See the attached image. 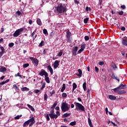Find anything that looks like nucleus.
<instances>
[{"mask_svg":"<svg viewBox=\"0 0 127 127\" xmlns=\"http://www.w3.org/2000/svg\"><path fill=\"white\" fill-rule=\"evenodd\" d=\"M56 106H57V101L55 102L53 105L51 107V109H54Z\"/></svg>","mask_w":127,"mask_h":127,"instance_id":"34","label":"nucleus"},{"mask_svg":"<svg viewBox=\"0 0 127 127\" xmlns=\"http://www.w3.org/2000/svg\"><path fill=\"white\" fill-rule=\"evenodd\" d=\"M83 88L84 91H86V88H87V83L86 82H84L83 84Z\"/></svg>","mask_w":127,"mask_h":127,"instance_id":"25","label":"nucleus"},{"mask_svg":"<svg viewBox=\"0 0 127 127\" xmlns=\"http://www.w3.org/2000/svg\"><path fill=\"white\" fill-rule=\"evenodd\" d=\"M98 64L100 65V66H103V65H104V62H99Z\"/></svg>","mask_w":127,"mask_h":127,"instance_id":"52","label":"nucleus"},{"mask_svg":"<svg viewBox=\"0 0 127 127\" xmlns=\"http://www.w3.org/2000/svg\"><path fill=\"white\" fill-rule=\"evenodd\" d=\"M21 91H22V92H28V91L29 90V88L26 87H24L22 88H21Z\"/></svg>","mask_w":127,"mask_h":127,"instance_id":"18","label":"nucleus"},{"mask_svg":"<svg viewBox=\"0 0 127 127\" xmlns=\"http://www.w3.org/2000/svg\"><path fill=\"white\" fill-rule=\"evenodd\" d=\"M46 118L47 121H50V118H49V114H47Z\"/></svg>","mask_w":127,"mask_h":127,"instance_id":"46","label":"nucleus"},{"mask_svg":"<svg viewBox=\"0 0 127 127\" xmlns=\"http://www.w3.org/2000/svg\"><path fill=\"white\" fill-rule=\"evenodd\" d=\"M39 75L42 76V77H43V76L46 77L47 76H48V73H47L45 70L42 69H41V72L39 73Z\"/></svg>","mask_w":127,"mask_h":127,"instance_id":"7","label":"nucleus"},{"mask_svg":"<svg viewBox=\"0 0 127 127\" xmlns=\"http://www.w3.org/2000/svg\"><path fill=\"white\" fill-rule=\"evenodd\" d=\"M48 98V96H47V94H44V101H47Z\"/></svg>","mask_w":127,"mask_h":127,"instance_id":"44","label":"nucleus"},{"mask_svg":"<svg viewBox=\"0 0 127 127\" xmlns=\"http://www.w3.org/2000/svg\"><path fill=\"white\" fill-rule=\"evenodd\" d=\"M61 109L63 113H66L70 110V105L66 102H63L61 106Z\"/></svg>","mask_w":127,"mask_h":127,"instance_id":"2","label":"nucleus"},{"mask_svg":"<svg viewBox=\"0 0 127 127\" xmlns=\"http://www.w3.org/2000/svg\"><path fill=\"white\" fill-rule=\"evenodd\" d=\"M113 91H114V92H115L116 93H118V94L119 93V91L120 90V88L118 87H117V88H114L112 89Z\"/></svg>","mask_w":127,"mask_h":127,"instance_id":"28","label":"nucleus"},{"mask_svg":"<svg viewBox=\"0 0 127 127\" xmlns=\"http://www.w3.org/2000/svg\"><path fill=\"white\" fill-rule=\"evenodd\" d=\"M109 99L111 100V101H115V100H117V97L112 95H110L109 96Z\"/></svg>","mask_w":127,"mask_h":127,"instance_id":"13","label":"nucleus"},{"mask_svg":"<svg viewBox=\"0 0 127 127\" xmlns=\"http://www.w3.org/2000/svg\"><path fill=\"white\" fill-rule=\"evenodd\" d=\"M118 13H119V15H123V14H124V11H121L120 12H119Z\"/></svg>","mask_w":127,"mask_h":127,"instance_id":"55","label":"nucleus"},{"mask_svg":"<svg viewBox=\"0 0 127 127\" xmlns=\"http://www.w3.org/2000/svg\"><path fill=\"white\" fill-rule=\"evenodd\" d=\"M83 21H84V23H85V24L88 23V21H89V18L86 17V18H85L83 20Z\"/></svg>","mask_w":127,"mask_h":127,"instance_id":"35","label":"nucleus"},{"mask_svg":"<svg viewBox=\"0 0 127 127\" xmlns=\"http://www.w3.org/2000/svg\"><path fill=\"white\" fill-rule=\"evenodd\" d=\"M84 39L86 41H88V40H89V39H90V38L89 37V36H85L84 37Z\"/></svg>","mask_w":127,"mask_h":127,"instance_id":"45","label":"nucleus"},{"mask_svg":"<svg viewBox=\"0 0 127 127\" xmlns=\"http://www.w3.org/2000/svg\"><path fill=\"white\" fill-rule=\"evenodd\" d=\"M118 88L119 90H125L126 88H127V85H124L123 83H121Z\"/></svg>","mask_w":127,"mask_h":127,"instance_id":"10","label":"nucleus"},{"mask_svg":"<svg viewBox=\"0 0 127 127\" xmlns=\"http://www.w3.org/2000/svg\"><path fill=\"white\" fill-rule=\"evenodd\" d=\"M65 89H66V84H63L62 88L61 90V92H62V93H63V92H64V91H65Z\"/></svg>","mask_w":127,"mask_h":127,"instance_id":"19","label":"nucleus"},{"mask_svg":"<svg viewBox=\"0 0 127 127\" xmlns=\"http://www.w3.org/2000/svg\"><path fill=\"white\" fill-rule=\"evenodd\" d=\"M62 97L63 98H66V97H67V94L65 93H62Z\"/></svg>","mask_w":127,"mask_h":127,"instance_id":"38","label":"nucleus"},{"mask_svg":"<svg viewBox=\"0 0 127 127\" xmlns=\"http://www.w3.org/2000/svg\"><path fill=\"white\" fill-rule=\"evenodd\" d=\"M56 115H57V116H58H58H60V112L59 111H57L56 112Z\"/></svg>","mask_w":127,"mask_h":127,"instance_id":"61","label":"nucleus"},{"mask_svg":"<svg viewBox=\"0 0 127 127\" xmlns=\"http://www.w3.org/2000/svg\"><path fill=\"white\" fill-rule=\"evenodd\" d=\"M0 49L1 51V52H0V57H1V56H2V55H3V54H4V48H3V47H0Z\"/></svg>","mask_w":127,"mask_h":127,"instance_id":"12","label":"nucleus"},{"mask_svg":"<svg viewBox=\"0 0 127 127\" xmlns=\"http://www.w3.org/2000/svg\"><path fill=\"white\" fill-rule=\"evenodd\" d=\"M74 104V105H75L76 110H79V111H82V112H85V107H84V106L76 102H75Z\"/></svg>","mask_w":127,"mask_h":127,"instance_id":"3","label":"nucleus"},{"mask_svg":"<svg viewBox=\"0 0 127 127\" xmlns=\"http://www.w3.org/2000/svg\"><path fill=\"white\" fill-rule=\"evenodd\" d=\"M86 48V44H83L81 46L80 49L84 50Z\"/></svg>","mask_w":127,"mask_h":127,"instance_id":"33","label":"nucleus"},{"mask_svg":"<svg viewBox=\"0 0 127 127\" xmlns=\"http://www.w3.org/2000/svg\"><path fill=\"white\" fill-rule=\"evenodd\" d=\"M71 36V32L69 30L66 31V37H70Z\"/></svg>","mask_w":127,"mask_h":127,"instance_id":"31","label":"nucleus"},{"mask_svg":"<svg viewBox=\"0 0 127 127\" xmlns=\"http://www.w3.org/2000/svg\"><path fill=\"white\" fill-rule=\"evenodd\" d=\"M40 92V90L38 89H36L34 91V93H35L36 94H38Z\"/></svg>","mask_w":127,"mask_h":127,"instance_id":"49","label":"nucleus"},{"mask_svg":"<svg viewBox=\"0 0 127 127\" xmlns=\"http://www.w3.org/2000/svg\"><path fill=\"white\" fill-rule=\"evenodd\" d=\"M63 54V52L62 51H60L58 54V56L61 57V56H62V55Z\"/></svg>","mask_w":127,"mask_h":127,"instance_id":"48","label":"nucleus"},{"mask_svg":"<svg viewBox=\"0 0 127 127\" xmlns=\"http://www.w3.org/2000/svg\"><path fill=\"white\" fill-rule=\"evenodd\" d=\"M23 30H24V28H21L16 30L13 33V36L14 37H18V36H19V35L21 34V32H22Z\"/></svg>","mask_w":127,"mask_h":127,"instance_id":"4","label":"nucleus"},{"mask_svg":"<svg viewBox=\"0 0 127 127\" xmlns=\"http://www.w3.org/2000/svg\"><path fill=\"white\" fill-rule=\"evenodd\" d=\"M122 44H123V45H124V46H127V38L126 37H125V38H124L123 39Z\"/></svg>","mask_w":127,"mask_h":127,"instance_id":"11","label":"nucleus"},{"mask_svg":"<svg viewBox=\"0 0 127 127\" xmlns=\"http://www.w3.org/2000/svg\"><path fill=\"white\" fill-rule=\"evenodd\" d=\"M45 80L46 82H47L48 84H49V83H50V80H49V77H48V76H45Z\"/></svg>","mask_w":127,"mask_h":127,"instance_id":"26","label":"nucleus"},{"mask_svg":"<svg viewBox=\"0 0 127 127\" xmlns=\"http://www.w3.org/2000/svg\"><path fill=\"white\" fill-rule=\"evenodd\" d=\"M28 66H29V64H25L23 65V68H27Z\"/></svg>","mask_w":127,"mask_h":127,"instance_id":"39","label":"nucleus"},{"mask_svg":"<svg viewBox=\"0 0 127 127\" xmlns=\"http://www.w3.org/2000/svg\"><path fill=\"white\" fill-rule=\"evenodd\" d=\"M29 24H32V20H29L28 21Z\"/></svg>","mask_w":127,"mask_h":127,"instance_id":"63","label":"nucleus"},{"mask_svg":"<svg viewBox=\"0 0 127 127\" xmlns=\"http://www.w3.org/2000/svg\"><path fill=\"white\" fill-rule=\"evenodd\" d=\"M27 107L28 108H29V109H30L31 111H32V112H34V111H35V110L34 109V108H33V107L31 106V105H29V104H27Z\"/></svg>","mask_w":127,"mask_h":127,"instance_id":"22","label":"nucleus"},{"mask_svg":"<svg viewBox=\"0 0 127 127\" xmlns=\"http://www.w3.org/2000/svg\"><path fill=\"white\" fill-rule=\"evenodd\" d=\"M47 68L48 69V70H49L51 74L52 75V74H53V69H52V67H51V65H48L47 66Z\"/></svg>","mask_w":127,"mask_h":127,"instance_id":"17","label":"nucleus"},{"mask_svg":"<svg viewBox=\"0 0 127 127\" xmlns=\"http://www.w3.org/2000/svg\"><path fill=\"white\" fill-rule=\"evenodd\" d=\"M49 116L51 119H57V118H58V116L55 114V113L54 112V109H52L51 111L50 114H49Z\"/></svg>","mask_w":127,"mask_h":127,"instance_id":"5","label":"nucleus"},{"mask_svg":"<svg viewBox=\"0 0 127 127\" xmlns=\"http://www.w3.org/2000/svg\"><path fill=\"white\" fill-rule=\"evenodd\" d=\"M77 51H78V47L75 46L72 48V56H76L77 55Z\"/></svg>","mask_w":127,"mask_h":127,"instance_id":"8","label":"nucleus"},{"mask_svg":"<svg viewBox=\"0 0 127 127\" xmlns=\"http://www.w3.org/2000/svg\"><path fill=\"white\" fill-rule=\"evenodd\" d=\"M37 23L38 24V25H42V22H41V20L40 19H38L37 20Z\"/></svg>","mask_w":127,"mask_h":127,"instance_id":"27","label":"nucleus"},{"mask_svg":"<svg viewBox=\"0 0 127 127\" xmlns=\"http://www.w3.org/2000/svg\"><path fill=\"white\" fill-rule=\"evenodd\" d=\"M118 94L119 95H122V94H126V91H125V90H119V91H118Z\"/></svg>","mask_w":127,"mask_h":127,"instance_id":"29","label":"nucleus"},{"mask_svg":"<svg viewBox=\"0 0 127 127\" xmlns=\"http://www.w3.org/2000/svg\"><path fill=\"white\" fill-rule=\"evenodd\" d=\"M22 116V115H18L15 117V120H19L20 118H21Z\"/></svg>","mask_w":127,"mask_h":127,"instance_id":"41","label":"nucleus"},{"mask_svg":"<svg viewBox=\"0 0 127 127\" xmlns=\"http://www.w3.org/2000/svg\"><path fill=\"white\" fill-rule=\"evenodd\" d=\"M13 87V88H15V91L17 93H19V91H20V90L19 89V88L16 86V84H14Z\"/></svg>","mask_w":127,"mask_h":127,"instance_id":"14","label":"nucleus"},{"mask_svg":"<svg viewBox=\"0 0 127 127\" xmlns=\"http://www.w3.org/2000/svg\"><path fill=\"white\" fill-rule=\"evenodd\" d=\"M121 30H122V31H125V30H126V28L125 27H122L121 28Z\"/></svg>","mask_w":127,"mask_h":127,"instance_id":"62","label":"nucleus"},{"mask_svg":"<svg viewBox=\"0 0 127 127\" xmlns=\"http://www.w3.org/2000/svg\"><path fill=\"white\" fill-rule=\"evenodd\" d=\"M66 40L67 42H69V43H70L71 42V38L70 37H66Z\"/></svg>","mask_w":127,"mask_h":127,"instance_id":"42","label":"nucleus"},{"mask_svg":"<svg viewBox=\"0 0 127 127\" xmlns=\"http://www.w3.org/2000/svg\"><path fill=\"white\" fill-rule=\"evenodd\" d=\"M78 72L79 73L76 74L77 76H78V77H82V70H81V69H78Z\"/></svg>","mask_w":127,"mask_h":127,"instance_id":"16","label":"nucleus"},{"mask_svg":"<svg viewBox=\"0 0 127 127\" xmlns=\"http://www.w3.org/2000/svg\"><path fill=\"white\" fill-rule=\"evenodd\" d=\"M5 71H6V68H5V67L1 66L0 68V72H1V73H3V72H5Z\"/></svg>","mask_w":127,"mask_h":127,"instance_id":"15","label":"nucleus"},{"mask_svg":"<svg viewBox=\"0 0 127 127\" xmlns=\"http://www.w3.org/2000/svg\"><path fill=\"white\" fill-rule=\"evenodd\" d=\"M28 125H29V123L28 121H27L23 124V127H26V126H28Z\"/></svg>","mask_w":127,"mask_h":127,"instance_id":"36","label":"nucleus"},{"mask_svg":"<svg viewBox=\"0 0 127 127\" xmlns=\"http://www.w3.org/2000/svg\"><path fill=\"white\" fill-rule=\"evenodd\" d=\"M95 72H96V73H99V68H98V67L97 66H95Z\"/></svg>","mask_w":127,"mask_h":127,"instance_id":"51","label":"nucleus"},{"mask_svg":"<svg viewBox=\"0 0 127 127\" xmlns=\"http://www.w3.org/2000/svg\"><path fill=\"white\" fill-rule=\"evenodd\" d=\"M44 46V41H41V43L39 45V46L41 47V46Z\"/></svg>","mask_w":127,"mask_h":127,"instance_id":"37","label":"nucleus"},{"mask_svg":"<svg viewBox=\"0 0 127 127\" xmlns=\"http://www.w3.org/2000/svg\"><path fill=\"white\" fill-rule=\"evenodd\" d=\"M29 59L32 61L33 64H35L36 66H38V60L37 59L34 58V57H30Z\"/></svg>","mask_w":127,"mask_h":127,"instance_id":"6","label":"nucleus"},{"mask_svg":"<svg viewBox=\"0 0 127 127\" xmlns=\"http://www.w3.org/2000/svg\"><path fill=\"white\" fill-rule=\"evenodd\" d=\"M77 88V84L75 83L72 84V92Z\"/></svg>","mask_w":127,"mask_h":127,"instance_id":"23","label":"nucleus"},{"mask_svg":"<svg viewBox=\"0 0 127 127\" xmlns=\"http://www.w3.org/2000/svg\"><path fill=\"white\" fill-rule=\"evenodd\" d=\"M69 126H71V127L76 126V121H73L69 123Z\"/></svg>","mask_w":127,"mask_h":127,"instance_id":"32","label":"nucleus"},{"mask_svg":"<svg viewBox=\"0 0 127 127\" xmlns=\"http://www.w3.org/2000/svg\"><path fill=\"white\" fill-rule=\"evenodd\" d=\"M111 67H112V68H113L114 70H116V69H117L118 68V67H117V65H116V64H115L114 63L112 64Z\"/></svg>","mask_w":127,"mask_h":127,"instance_id":"30","label":"nucleus"},{"mask_svg":"<svg viewBox=\"0 0 127 127\" xmlns=\"http://www.w3.org/2000/svg\"><path fill=\"white\" fill-rule=\"evenodd\" d=\"M84 50H82V49H80L78 51V54H80V53H82Z\"/></svg>","mask_w":127,"mask_h":127,"instance_id":"53","label":"nucleus"},{"mask_svg":"<svg viewBox=\"0 0 127 127\" xmlns=\"http://www.w3.org/2000/svg\"><path fill=\"white\" fill-rule=\"evenodd\" d=\"M60 63V61H56L54 64V69H57L58 68L59 66V63Z\"/></svg>","mask_w":127,"mask_h":127,"instance_id":"9","label":"nucleus"},{"mask_svg":"<svg viewBox=\"0 0 127 127\" xmlns=\"http://www.w3.org/2000/svg\"><path fill=\"white\" fill-rule=\"evenodd\" d=\"M54 35V33L53 32L51 33L50 34V36H51V37H53Z\"/></svg>","mask_w":127,"mask_h":127,"instance_id":"59","label":"nucleus"},{"mask_svg":"<svg viewBox=\"0 0 127 127\" xmlns=\"http://www.w3.org/2000/svg\"><path fill=\"white\" fill-rule=\"evenodd\" d=\"M57 11H58L59 13H64V12L67 11V8H66V6H63V4L60 3L57 7Z\"/></svg>","mask_w":127,"mask_h":127,"instance_id":"1","label":"nucleus"},{"mask_svg":"<svg viewBox=\"0 0 127 127\" xmlns=\"http://www.w3.org/2000/svg\"><path fill=\"white\" fill-rule=\"evenodd\" d=\"M112 77L113 79H117V77L115 76V74H112Z\"/></svg>","mask_w":127,"mask_h":127,"instance_id":"64","label":"nucleus"},{"mask_svg":"<svg viewBox=\"0 0 127 127\" xmlns=\"http://www.w3.org/2000/svg\"><path fill=\"white\" fill-rule=\"evenodd\" d=\"M79 2H80V1L78 0H74V3H75V4H78Z\"/></svg>","mask_w":127,"mask_h":127,"instance_id":"56","label":"nucleus"},{"mask_svg":"<svg viewBox=\"0 0 127 127\" xmlns=\"http://www.w3.org/2000/svg\"><path fill=\"white\" fill-rule=\"evenodd\" d=\"M71 115V113H64L63 114V117H64V118H67V117H69V116Z\"/></svg>","mask_w":127,"mask_h":127,"instance_id":"24","label":"nucleus"},{"mask_svg":"<svg viewBox=\"0 0 127 127\" xmlns=\"http://www.w3.org/2000/svg\"><path fill=\"white\" fill-rule=\"evenodd\" d=\"M122 55H123V56H125V54H126V51H123L122 52Z\"/></svg>","mask_w":127,"mask_h":127,"instance_id":"60","label":"nucleus"},{"mask_svg":"<svg viewBox=\"0 0 127 127\" xmlns=\"http://www.w3.org/2000/svg\"><path fill=\"white\" fill-rule=\"evenodd\" d=\"M54 94H55V90H53L52 92H50L51 97H52Z\"/></svg>","mask_w":127,"mask_h":127,"instance_id":"50","label":"nucleus"},{"mask_svg":"<svg viewBox=\"0 0 127 127\" xmlns=\"http://www.w3.org/2000/svg\"><path fill=\"white\" fill-rule=\"evenodd\" d=\"M13 45H14L13 43H10L8 44L9 47H13Z\"/></svg>","mask_w":127,"mask_h":127,"instance_id":"47","label":"nucleus"},{"mask_svg":"<svg viewBox=\"0 0 127 127\" xmlns=\"http://www.w3.org/2000/svg\"><path fill=\"white\" fill-rule=\"evenodd\" d=\"M88 122L89 127H94V126H93V125L92 124V121H91V119L90 118H88Z\"/></svg>","mask_w":127,"mask_h":127,"instance_id":"20","label":"nucleus"},{"mask_svg":"<svg viewBox=\"0 0 127 127\" xmlns=\"http://www.w3.org/2000/svg\"><path fill=\"white\" fill-rule=\"evenodd\" d=\"M43 33L44 34H48V32H47V30L46 29H43Z\"/></svg>","mask_w":127,"mask_h":127,"instance_id":"43","label":"nucleus"},{"mask_svg":"<svg viewBox=\"0 0 127 127\" xmlns=\"http://www.w3.org/2000/svg\"><path fill=\"white\" fill-rule=\"evenodd\" d=\"M15 77H20V78H22V76L20 75L19 72H18L17 74H15Z\"/></svg>","mask_w":127,"mask_h":127,"instance_id":"40","label":"nucleus"},{"mask_svg":"<svg viewBox=\"0 0 127 127\" xmlns=\"http://www.w3.org/2000/svg\"><path fill=\"white\" fill-rule=\"evenodd\" d=\"M27 121L29 124H30V123H35V121L34 120V117H32L31 119L27 120Z\"/></svg>","mask_w":127,"mask_h":127,"instance_id":"21","label":"nucleus"},{"mask_svg":"<svg viewBox=\"0 0 127 127\" xmlns=\"http://www.w3.org/2000/svg\"><path fill=\"white\" fill-rule=\"evenodd\" d=\"M121 8H122V9H125L126 8V5H123L121 6Z\"/></svg>","mask_w":127,"mask_h":127,"instance_id":"58","label":"nucleus"},{"mask_svg":"<svg viewBox=\"0 0 127 127\" xmlns=\"http://www.w3.org/2000/svg\"><path fill=\"white\" fill-rule=\"evenodd\" d=\"M16 13H17V15H20V14H21V12H20V11H17L16 12Z\"/></svg>","mask_w":127,"mask_h":127,"instance_id":"57","label":"nucleus"},{"mask_svg":"<svg viewBox=\"0 0 127 127\" xmlns=\"http://www.w3.org/2000/svg\"><path fill=\"white\" fill-rule=\"evenodd\" d=\"M44 88H45V83L43 84V85L41 88V90H43V89H44Z\"/></svg>","mask_w":127,"mask_h":127,"instance_id":"54","label":"nucleus"}]
</instances>
